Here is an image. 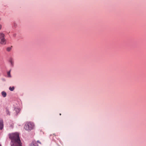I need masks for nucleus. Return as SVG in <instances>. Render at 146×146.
I'll return each mask as SVG.
<instances>
[{
  "label": "nucleus",
  "mask_w": 146,
  "mask_h": 146,
  "mask_svg": "<svg viewBox=\"0 0 146 146\" xmlns=\"http://www.w3.org/2000/svg\"><path fill=\"white\" fill-rule=\"evenodd\" d=\"M9 136L11 141V146H21V145H22L18 133L15 132L9 133Z\"/></svg>",
  "instance_id": "f257e3e1"
},
{
  "label": "nucleus",
  "mask_w": 146,
  "mask_h": 146,
  "mask_svg": "<svg viewBox=\"0 0 146 146\" xmlns=\"http://www.w3.org/2000/svg\"><path fill=\"white\" fill-rule=\"evenodd\" d=\"M9 89L10 91H12L14 90L15 88L14 86L10 87Z\"/></svg>",
  "instance_id": "9d476101"
},
{
  "label": "nucleus",
  "mask_w": 146,
  "mask_h": 146,
  "mask_svg": "<svg viewBox=\"0 0 146 146\" xmlns=\"http://www.w3.org/2000/svg\"><path fill=\"white\" fill-rule=\"evenodd\" d=\"M15 111L16 113H17L20 111V109L19 108H15Z\"/></svg>",
  "instance_id": "1a4fd4ad"
},
{
  "label": "nucleus",
  "mask_w": 146,
  "mask_h": 146,
  "mask_svg": "<svg viewBox=\"0 0 146 146\" xmlns=\"http://www.w3.org/2000/svg\"><path fill=\"white\" fill-rule=\"evenodd\" d=\"M29 146H38V145L36 142L33 141L30 144Z\"/></svg>",
  "instance_id": "423d86ee"
},
{
  "label": "nucleus",
  "mask_w": 146,
  "mask_h": 146,
  "mask_svg": "<svg viewBox=\"0 0 146 146\" xmlns=\"http://www.w3.org/2000/svg\"><path fill=\"white\" fill-rule=\"evenodd\" d=\"M61 115V113H60V115Z\"/></svg>",
  "instance_id": "4468645a"
},
{
  "label": "nucleus",
  "mask_w": 146,
  "mask_h": 146,
  "mask_svg": "<svg viewBox=\"0 0 146 146\" xmlns=\"http://www.w3.org/2000/svg\"><path fill=\"white\" fill-rule=\"evenodd\" d=\"M1 94L3 97H5L7 95L6 93L4 91H3L1 92Z\"/></svg>",
  "instance_id": "6e6552de"
},
{
  "label": "nucleus",
  "mask_w": 146,
  "mask_h": 146,
  "mask_svg": "<svg viewBox=\"0 0 146 146\" xmlns=\"http://www.w3.org/2000/svg\"><path fill=\"white\" fill-rule=\"evenodd\" d=\"M0 146H1V145L0 144Z\"/></svg>",
  "instance_id": "dca6fc26"
},
{
  "label": "nucleus",
  "mask_w": 146,
  "mask_h": 146,
  "mask_svg": "<svg viewBox=\"0 0 146 146\" xmlns=\"http://www.w3.org/2000/svg\"><path fill=\"white\" fill-rule=\"evenodd\" d=\"M37 142H38V143H40L39 142V141H37Z\"/></svg>",
  "instance_id": "ddd939ff"
},
{
  "label": "nucleus",
  "mask_w": 146,
  "mask_h": 146,
  "mask_svg": "<svg viewBox=\"0 0 146 146\" xmlns=\"http://www.w3.org/2000/svg\"><path fill=\"white\" fill-rule=\"evenodd\" d=\"M5 34L2 33H0V43L5 45L6 43V40L5 37Z\"/></svg>",
  "instance_id": "7ed1b4c3"
},
{
  "label": "nucleus",
  "mask_w": 146,
  "mask_h": 146,
  "mask_svg": "<svg viewBox=\"0 0 146 146\" xmlns=\"http://www.w3.org/2000/svg\"><path fill=\"white\" fill-rule=\"evenodd\" d=\"M11 127L12 128L13 127V126H11Z\"/></svg>",
  "instance_id": "2eb2a0df"
},
{
  "label": "nucleus",
  "mask_w": 146,
  "mask_h": 146,
  "mask_svg": "<svg viewBox=\"0 0 146 146\" xmlns=\"http://www.w3.org/2000/svg\"><path fill=\"white\" fill-rule=\"evenodd\" d=\"M35 125L33 123L31 122L27 123L24 126L25 129L27 131H31L34 128Z\"/></svg>",
  "instance_id": "f03ea898"
},
{
  "label": "nucleus",
  "mask_w": 146,
  "mask_h": 146,
  "mask_svg": "<svg viewBox=\"0 0 146 146\" xmlns=\"http://www.w3.org/2000/svg\"><path fill=\"white\" fill-rule=\"evenodd\" d=\"M7 77H8L10 78L11 77V74H10V71H9L7 72Z\"/></svg>",
  "instance_id": "9b49d317"
},
{
  "label": "nucleus",
  "mask_w": 146,
  "mask_h": 146,
  "mask_svg": "<svg viewBox=\"0 0 146 146\" xmlns=\"http://www.w3.org/2000/svg\"><path fill=\"white\" fill-rule=\"evenodd\" d=\"M2 28V25H0V30H1Z\"/></svg>",
  "instance_id": "f8f14e48"
},
{
  "label": "nucleus",
  "mask_w": 146,
  "mask_h": 146,
  "mask_svg": "<svg viewBox=\"0 0 146 146\" xmlns=\"http://www.w3.org/2000/svg\"><path fill=\"white\" fill-rule=\"evenodd\" d=\"M3 127V121L2 119H0V130H2Z\"/></svg>",
  "instance_id": "39448f33"
},
{
  "label": "nucleus",
  "mask_w": 146,
  "mask_h": 146,
  "mask_svg": "<svg viewBox=\"0 0 146 146\" xmlns=\"http://www.w3.org/2000/svg\"><path fill=\"white\" fill-rule=\"evenodd\" d=\"M12 48V46L8 47L6 48V50L8 52H9L11 51Z\"/></svg>",
  "instance_id": "0eeeda50"
},
{
  "label": "nucleus",
  "mask_w": 146,
  "mask_h": 146,
  "mask_svg": "<svg viewBox=\"0 0 146 146\" xmlns=\"http://www.w3.org/2000/svg\"><path fill=\"white\" fill-rule=\"evenodd\" d=\"M9 61L10 64L11 66L13 67L14 65V61L13 58L12 57H10L9 58Z\"/></svg>",
  "instance_id": "20e7f679"
}]
</instances>
